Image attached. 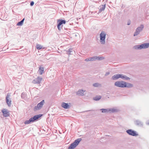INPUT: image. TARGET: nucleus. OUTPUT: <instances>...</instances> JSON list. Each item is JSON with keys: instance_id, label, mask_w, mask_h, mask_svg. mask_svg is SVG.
<instances>
[{"instance_id": "9b49d317", "label": "nucleus", "mask_w": 149, "mask_h": 149, "mask_svg": "<svg viewBox=\"0 0 149 149\" xmlns=\"http://www.w3.org/2000/svg\"><path fill=\"white\" fill-rule=\"evenodd\" d=\"M98 59V60H100L101 59H102V57H101L99 56H93L91 57H90L87 58H86L85 60V61H94L96 59Z\"/></svg>"}, {"instance_id": "39448f33", "label": "nucleus", "mask_w": 149, "mask_h": 149, "mask_svg": "<svg viewBox=\"0 0 149 149\" xmlns=\"http://www.w3.org/2000/svg\"><path fill=\"white\" fill-rule=\"evenodd\" d=\"M106 36V33L104 31H102L100 35V42L101 44H105V39Z\"/></svg>"}, {"instance_id": "dca6fc26", "label": "nucleus", "mask_w": 149, "mask_h": 149, "mask_svg": "<svg viewBox=\"0 0 149 149\" xmlns=\"http://www.w3.org/2000/svg\"><path fill=\"white\" fill-rule=\"evenodd\" d=\"M85 91L83 90H79L77 92V94L78 95L83 96L84 95V93Z\"/></svg>"}, {"instance_id": "f03ea898", "label": "nucleus", "mask_w": 149, "mask_h": 149, "mask_svg": "<svg viewBox=\"0 0 149 149\" xmlns=\"http://www.w3.org/2000/svg\"><path fill=\"white\" fill-rule=\"evenodd\" d=\"M42 116V114H38L36 115L33 116V117H31L29 120H26L24 123L26 124H29L31 123H33L34 122H36L37 121L38 119Z\"/></svg>"}, {"instance_id": "6ab92c4d", "label": "nucleus", "mask_w": 149, "mask_h": 149, "mask_svg": "<svg viewBox=\"0 0 149 149\" xmlns=\"http://www.w3.org/2000/svg\"><path fill=\"white\" fill-rule=\"evenodd\" d=\"M100 9L99 10V12H100L104 10L105 7V5H103L100 6Z\"/></svg>"}, {"instance_id": "bb28decb", "label": "nucleus", "mask_w": 149, "mask_h": 149, "mask_svg": "<svg viewBox=\"0 0 149 149\" xmlns=\"http://www.w3.org/2000/svg\"><path fill=\"white\" fill-rule=\"evenodd\" d=\"M42 47L40 45L37 44L36 45V48L38 50H40L42 48Z\"/></svg>"}, {"instance_id": "412c9836", "label": "nucleus", "mask_w": 149, "mask_h": 149, "mask_svg": "<svg viewBox=\"0 0 149 149\" xmlns=\"http://www.w3.org/2000/svg\"><path fill=\"white\" fill-rule=\"evenodd\" d=\"M101 97V96L100 95H96L93 98V100L95 101H98L99 100Z\"/></svg>"}, {"instance_id": "cd10ccee", "label": "nucleus", "mask_w": 149, "mask_h": 149, "mask_svg": "<svg viewBox=\"0 0 149 149\" xmlns=\"http://www.w3.org/2000/svg\"><path fill=\"white\" fill-rule=\"evenodd\" d=\"M131 21L130 20H129L127 22V25H130L131 24Z\"/></svg>"}, {"instance_id": "7c9ffc66", "label": "nucleus", "mask_w": 149, "mask_h": 149, "mask_svg": "<svg viewBox=\"0 0 149 149\" xmlns=\"http://www.w3.org/2000/svg\"><path fill=\"white\" fill-rule=\"evenodd\" d=\"M110 74V73L109 72H106L105 74Z\"/></svg>"}, {"instance_id": "393cba45", "label": "nucleus", "mask_w": 149, "mask_h": 149, "mask_svg": "<svg viewBox=\"0 0 149 149\" xmlns=\"http://www.w3.org/2000/svg\"><path fill=\"white\" fill-rule=\"evenodd\" d=\"M93 86L95 87H98L101 86V85L98 83H95L93 84Z\"/></svg>"}, {"instance_id": "4be33fe9", "label": "nucleus", "mask_w": 149, "mask_h": 149, "mask_svg": "<svg viewBox=\"0 0 149 149\" xmlns=\"http://www.w3.org/2000/svg\"><path fill=\"white\" fill-rule=\"evenodd\" d=\"M24 20V18H23L21 21L17 23V25L18 26H22L23 23V22Z\"/></svg>"}, {"instance_id": "9d476101", "label": "nucleus", "mask_w": 149, "mask_h": 149, "mask_svg": "<svg viewBox=\"0 0 149 149\" xmlns=\"http://www.w3.org/2000/svg\"><path fill=\"white\" fill-rule=\"evenodd\" d=\"M126 132L130 135L133 136H137L138 135L136 132L132 129H129L126 130Z\"/></svg>"}, {"instance_id": "5701e85b", "label": "nucleus", "mask_w": 149, "mask_h": 149, "mask_svg": "<svg viewBox=\"0 0 149 149\" xmlns=\"http://www.w3.org/2000/svg\"><path fill=\"white\" fill-rule=\"evenodd\" d=\"M121 77V78L123 79L128 80L130 79V78L129 77H128L125 75H122Z\"/></svg>"}, {"instance_id": "a878e982", "label": "nucleus", "mask_w": 149, "mask_h": 149, "mask_svg": "<svg viewBox=\"0 0 149 149\" xmlns=\"http://www.w3.org/2000/svg\"><path fill=\"white\" fill-rule=\"evenodd\" d=\"M67 53L69 55L72 54V53L73 52V51L72 49H70L68 51H67Z\"/></svg>"}, {"instance_id": "a211bd4d", "label": "nucleus", "mask_w": 149, "mask_h": 149, "mask_svg": "<svg viewBox=\"0 0 149 149\" xmlns=\"http://www.w3.org/2000/svg\"><path fill=\"white\" fill-rule=\"evenodd\" d=\"M44 70V69L43 67L41 66H40L39 67L38 72L40 74H42L43 73Z\"/></svg>"}, {"instance_id": "423d86ee", "label": "nucleus", "mask_w": 149, "mask_h": 149, "mask_svg": "<svg viewBox=\"0 0 149 149\" xmlns=\"http://www.w3.org/2000/svg\"><path fill=\"white\" fill-rule=\"evenodd\" d=\"M58 24L57 27L58 29L60 31L62 28L63 24H65L66 23V21L65 20H63L62 19L58 20L57 22Z\"/></svg>"}, {"instance_id": "7ed1b4c3", "label": "nucleus", "mask_w": 149, "mask_h": 149, "mask_svg": "<svg viewBox=\"0 0 149 149\" xmlns=\"http://www.w3.org/2000/svg\"><path fill=\"white\" fill-rule=\"evenodd\" d=\"M81 140L82 139L81 138H79L75 140L73 143L71 144L68 147V149H74L79 144Z\"/></svg>"}, {"instance_id": "aec40b11", "label": "nucleus", "mask_w": 149, "mask_h": 149, "mask_svg": "<svg viewBox=\"0 0 149 149\" xmlns=\"http://www.w3.org/2000/svg\"><path fill=\"white\" fill-rule=\"evenodd\" d=\"M122 76V75H114L112 77V79L113 80H116L119 78H121V76Z\"/></svg>"}, {"instance_id": "0eeeda50", "label": "nucleus", "mask_w": 149, "mask_h": 149, "mask_svg": "<svg viewBox=\"0 0 149 149\" xmlns=\"http://www.w3.org/2000/svg\"><path fill=\"white\" fill-rule=\"evenodd\" d=\"M102 111V113H114L117 112L116 109H114L108 108L107 109H100Z\"/></svg>"}, {"instance_id": "1a4fd4ad", "label": "nucleus", "mask_w": 149, "mask_h": 149, "mask_svg": "<svg viewBox=\"0 0 149 149\" xmlns=\"http://www.w3.org/2000/svg\"><path fill=\"white\" fill-rule=\"evenodd\" d=\"M44 103V100H42L41 102L37 104V106H36L34 107L33 110L34 111H36L41 109Z\"/></svg>"}, {"instance_id": "4468645a", "label": "nucleus", "mask_w": 149, "mask_h": 149, "mask_svg": "<svg viewBox=\"0 0 149 149\" xmlns=\"http://www.w3.org/2000/svg\"><path fill=\"white\" fill-rule=\"evenodd\" d=\"M1 112L3 113V116L5 117H7L9 116V112L6 109H4L1 110Z\"/></svg>"}, {"instance_id": "2f4dec72", "label": "nucleus", "mask_w": 149, "mask_h": 149, "mask_svg": "<svg viewBox=\"0 0 149 149\" xmlns=\"http://www.w3.org/2000/svg\"><path fill=\"white\" fill-rule=\"evenodd\" d=\"M117 74L119 75V74Z\"/></svg>"}, {"instance_id": "2eb2a0df", "label": "nucleus", "mask_w": 149, "mask_h": 149, "mask_svg": "<svg viewBox=\"0 0 149 149\" xmlns=\"http://www.w3.org/2000/svg\"><path fill=\"white\" fill-rule=\"evenodd\" d=\"M61 106L63 108L65 109L69 108L70 107L68 103H66L64 102H62L61 104Z\"/></svg>"}, {"instance_id": "f3484780", "label": "nucleus", "mask_w": 149, "mask_h": 149, "mask_svg": "<svg viewBox=\"0 0 149 149\" xmlns=\"http://www.w3.org/2000/svg\"><path fill=\"white\" fill-rule=\"evenodd\" d=\"M135 123L136 125L141 127L143 125V123L141 121L139 120H136L135 121Z\"/></svg>"}, {"instance_id": "b1692460", "label": "nucleus", "mask_w": 149, "mask_h": 149, "mask_svg": "<svg viewBox=\"0 0 149 149\" xmlns=\"http://www.w3.org/2000/svg\"><path fill=\"white\" fill-rule=\"evenodd\" d=\"M21 97L23 99H25L26 97V94L24 93H22L21 95Z\"/></svg>"}, {"instance_id": "f257e3e1", "label": "nucleus", "mask_w": 149, "mask_h": 149, "mask_svg": "<svg viewBox=\"0 0 149 149\" xmlns=\"http://www.w3.org/2000/svg\"><path fill=\"white\" fill-rule=\"evenodd\" d=\"M114 85L118 87L121 88H131L133 86L132 84L129 83H127L123 81H116Z\"/></svg>"}, {"instance_id": "f8f14e48", "label": "nucleus", "mask_w": 149, "mask_h": 149, "mask_svg": "<svg viewBox=\"0 0 149 149\" xmlns=\"http://www.w3.org/2000/svg\"><path fill=\"white\" fill-rule=\"evenodd\" d=\"M42 78L40 77H38L37 78L34 79L32 81V83L33 84H40Z\"/></svg>"}, {"instance_id": "ddd939ff", "label": "nucleus", "mask_w": 149, "mask_h": 149, "mask_svg": "<svg viewBox=\"0 0 149 149\" xmlns=\"http://www.w3.org/2000/svg\"><path fill=\"white\" fill-rule=\"evenodd\" d=\"M10 96V94H8L6 98V102L9 107H10L11 104V101L9 100Z\"/></svg>"}, {"instance_id": "20e7f679", "label": "nucleus", "mask_w": 149, "mask_h": 149, "mask_svg": "<svg viewBox=\"0 0 149 149\" xmlns=\"http://www.w3.org/2000/svg\"><path fill=\"white\" fill-rule=\"evenodd\" d=\"M149 47V43H147L134 46V48L135 49H146Z\"/></svg>"}, {"instance_id": "6e6552de", "label": "nucleus", "mask_w": 149, "mask_h": 149, "mask_svg": "<svg viewBox=\"0 0 149 149\" xmlns=\"http://www.w3.org/2000/svg\"><path fill=\"white\" fill-rule=\"evenodd\" d=\"M144 27L143 24H141L140 26L138 27L136 29V31L134 35V36H136L139 34L140 32L142 31Z\"/></svg>"}, {"instance_id": "c85d7f7f", "label": "nucleus", "mask_w": 149, "mask_h": 149, "mask_svg": "<svg viewBox=\"0 0 149 149\" xmlns=\"http://www.w3.org/2000/svg\"><path fill=\"white\" fill-rule=\"evenodd\" d=\"M34 4V2L33 1H32L31 2L30 5L31 6H32Z\"/></svg>"}, {"instance_id": "c756f323", "label": "nucleus", "mask_w": 149, "mask_h": 149, "mask_svg": "<svg viewBox=\"0 0 149 149\" xmlns=\"http://www.w3.org/2000/svg\"><path fill=\"white\" fill-rule=\"evenodd\" d=\"M146 123V125H149V120L147 121Z\"/></svg>"}]
</instances>
